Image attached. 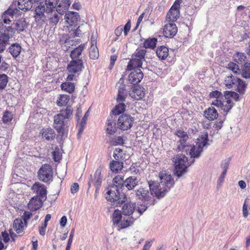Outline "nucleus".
<instances>
[{
    "label": "nucleus",
    "instance_id": "38",
    "mask_svg": "<svg viewBox=\"0 0 250 250\" xmlns=\"http://www.w3.org/2000/svg\"><path fill=\"white\" fill-rule=\"evenodd\" d=\"M123 164L122 161L112 160L110 163V168L112 172L118 173L123 169Z\"/></svg>",
    "mask_w": 250,
    "mask_h": 250
},
{
    "label": "nucleus",
    "instance_id": "61",
    "mask_svg": "<svg viewBox=\"0 0 250 250\" xmlns=\"http://www.w3.org/2000/svg\"><path fill=\"white\" fill-rule=\"evenodd\" d=\"M180 0H176L170 9V12L174 10L179 11V9L180 8Z\"/></svg>",
    "mask_w": 250,
    "mask_h": 250
},
{
    "label": "nucleus",
    "instance_id": "45",
    "mask_svg": "<svg viewBox=\"0 0 250 250\" xmlns=\"http://www.w3.org/2000/svg\"><path fill=\"white\" fill-rule=\"evenodd\" d=\"M179 11H172L170 12V10H169L167 15V20L170 22H173L176 21L179 18Z\"/></svg>",
    "mask_w": 250,
    "mask_h": 250
},
{
    "label": "nucleus",
    "instance_id": "59",
    "mask_svg": "<svg viewBox=\"0 0 250 250\" xmlns=\"http://www.w3.org/2000/svg\"><path fill=\"white\" fill-rule=\"evenodd\" d=\"M131 27V23L130 21H128L125 25L123 28V31L125 36H126L129 31Z\"/></svg>",
    "mask_w": 250,
    "mask_h": 250
},
{
    "label": "nucleus",
    "instance_id": "44",
    "mask_svg": "<svg viewBox=\"0 0 250 250\" xmlns=\"http://www.w3.org/2000/svg\"><path fill=\"white\" fill-rule=\"evenodd\" d=\"M61 88L63 91L72 93L75 90V85L73 83L71 82H66L61 84Z\"/></svg>",
    "mask_w": 250,
    "mask_h": 250
},
{
    "label": "nucleus",
    "instance_id": "32",
    "mask_svg": "<svg viewBox=\"0 0 250 250\" xmlns=\"http://www.w3.org/2000/svg\"><path fill=\"white\" fill-rule=\"evenodd\" d=\"M11 37L6 32H0V53L2 52L5 49L6 45L8 43Z\"/></svg>",
    "mask_w": 250,
    "mask_h": 250
},
{
    "label": "nucleus",
    "instance_id": "16",
    "mask_svg": "<svg viewBox=\"0 0 250 250\" xmlns=\"http://www.w3.org/2000/svg\"><path fill=\"white\" fill-rule=\"evenodd\" d=\"M84 68L83 61L71 60L68 63L67 69L70 73L79 75Z\"/></svg>",
    "mask_w": 250,
    "mask_h": 250
},
{
    "label": "nucleus",
    "instance_id": "22",
    "mask_svg": "<svg viewBox=\"0 0 250 250\" xmlns=\"http://www.w3.org/2000/svg\"><path fill=\"white\" fill-rule=\"evenodd\" d=\"M80 15L78 13L73 11H68L65 15L66 22L70 26L77 25L78 20L80 19Z\"/></svg>",
    "mask_w": 250,
    "mask_h": 250
},
{
    "label": "nucleus",
    "instance_id": "23",
    "mask_svg": "<svg viewBox=\"0 0 250 250\" xmlns=\"http://www.w3.org/2000/svg\"><path fill=\"white\" fill-rule=\"evenodd\" d=\"M44 201L38 196H34L28 203V207L31 211L37 210L42 207Z\"/></svg>",
    "mask_w": 250,
    "mask_h": 250
},
{
    "label": "nucleus",
    "instance_id": "15",
    "mask_svg": "<svg viewBox=\"0 0 250 250\" xmlns=\"http://www.w3.org/2000/svg\"><path fill=\"white\" fill-rule=\"evenodd\" d=\"M86 45L87 43L81 44L71 51L70 57L72 60L77 61L84 60L85 55L83 53V51L86 47Z\"/></svg>",
    "mask_w": 250,
    "mask_h": 250
},
{
    "label": "nucleus",
    "instance_id": "34",
    "mask_svg": "<svg viewBox=\"0 0 250 250\" xmlns=\"http://www.w3.org/2000/svg\"><path fill=\"white\" fill-rule=\"evenodd\" d=\"M25 226L24 223L23 222L22 219L18 218L14 220L13 223V229L17 233H20L23 232Z\"/></svg>",
    "mask_w": 250,
    "mask_h": 250
},
{
    "label": "nucleus",
    "instance_id": "12",
    "mask_svg": "<svg viewBox=\"0 0 250 250\" xmlns=\"http://www.w3.org/2000/svg\"><path fill=\"white\" fill-rule=\"evenodd\" d=\"M18 11V8L14 7L13 5L5 11L1 16L2 21L0 23V29H2L4 31L5 26H3V23L10 24L11 22L10 17L13 19V16L17 14Z\"/></svg>",
    "mask_w": 250,
    "mask_h": 250
},
{
    "label": "nucleus",
    "instance_id": "43",
    "mask_svg": "<svg viewBox=\"0 0 250 250\" xmlns=\"http://www.w3.org/2000/svg\"><path fill=\"white\" fill-rule=\"evenodd\" d=\"M125 140L122 136L110 137L109 138V143L114 146H122L124 144Z\"/></svg>",
    "mask_w": 250,
    "mask_h": 250
},
{
    "label": "nucleus",
    "instance_id": "33",
    "mask_svg": "<svg viewBox=\"0 0 250 250\" xmlns=\"http://www.w3.org/2000/svg\"><path fill=\"white\" fill-rule=\"evenodd\" d=\"M234 61L238 64L241 67H242L243 65L246 64H248L246 62L247 57L245 53L237 52L233 55Z\"/></svg>",
    "mask_w": 250,
    "mask_h": 250
},
{
    "label": "nucleus",
    "instance_id": "63",
    "mask_svg": "<svg viewBox=\"0 0 250 250\" xmlns=\"http://www.w3.org/2000/svg\"><path fill=\"white\" fill-rule=\"evenodd\" d=\"M229 159H225L224 161H222L221 167L223 169H227L229 168Z\"/></svg>",
    "mask_w": 250,
    "mask_h": 250
},
{
    "label": "nucleus",
    "instance_id": "64",
    "mask_svg": "<svg viewBox=\"0 0 250 250\" xmlns=\"http://www.w3.org/2000/svg\"><path fill=\"white\" fill-rule=\"evenodd\" d=\"M153 241H146L142 250H149L152 246Z\"/></svg>",
    "mask_w": 250,
    "mask_h": 250
},
{
    "label": "nucleus",
    "instance_id": "51",
    "mask_svg": "<svg viewBox=\"0 0 250 250\" xmlns=\"http://www.w3.org/2000/svg\"><path fill=\"white\" fill-rule=\"evenodd\" d=\"M70 99V97L67 95H60L59 100L57 101V104L59 106H64L67 104Z\"/></svg>",
    "mask_w": 250,
    "mask_h": 250
},
{
    "label": "nucleus",
    "instance_id": "49",
    "mask_svg": "<svg viewBox=\"0 0 250 250\" xmlns=\"http://www.w3.org/2000/svg\"><path fill=\"white\" fill-rule=\"evenodd\" d=\"M89 57L91 59L95 60L98 58L99 54L98 49L96 46L91 45L89 49Z\"/></svg>",
    "mask_w": 250,
    "mask_h": 250
},
{
    "label": "nucleus",
    "instance_id": "41",
    "mask_svg": "<svg viewBox=\"0 0 250 250\" xmlns=\"http://www.w3.org/2000/svg\"><path fill=\"white\" fill-rule=\"evenodd\" d=\"M42 135L47 141L53 140L56 136L55 131L51 128L44 129Z\"/></svg>",
    "mask_w": 250,
    "mask_h": 250
},
{
    "label": "nucleus",
    "instance_id": "31",
    "mask_svg": "<svg viewBox=\"0 0 250 250\" xmlns=\"http://www.w3.org/2000/svg\"><path fill=\"white\" fill-rule=\"evenodd\" d=\"M138 216L128 217L127 218L124 217L122 218L119 225L118 226L119 229H125L133 224L135 220H136Z\"/></svg>",
    "mask_w": 250,
    "mask_h": 250
},
{
    "label": "nucleus",
    "instance_id": "6",
    "mask_svg": "<svg viewBox=\"0 0 250 250\" xmlns=\"http://www.w3.org/2000/svg\"><path fill=\"white\" fill-rule=\"evenodd\" d=\"M173 162L175 166L174 175L180 177L187 172L188 167L194 163V160L189 162L185 155L178 154L173 158Z\"/></svg>",
    "mask_w": 250,
    "mask_h": 250
},
{
    "label": "nucleus",
    "instance_id": "48",
    "mask_svg": "<svg viewBox=\"0 0 250 250\" xmlns=\"http://www.w3.org/2000/svg\"><path fill=\"white\" fill-rule=\"evenodd\" d=\"M209 98L211 99H214L213 101H216L217 100L219 101H222L223 99V95L222 93L218 90H215L209 93Z\"/></svg>",
    "mask_w": 250,
    "mask_h": 250
},
{
    "label": "nucleus",
    "instance_id": "54",
    "mask_svg": "<svg viewBox=\"0 0 250 250\" xmlns=\"http://www.w3.org/2000/svg\"><path fill=\"white\" fill-rule=\"evenodd\" d=\"M225 120V117H224L223 119L219 118L214 124L213 127L217 132L222 127Z\"/></svg>",
    "mask_w": 250,
    "mask_h": 250
},
{
    "label": "nucleus",
    "instance_id": "46",
    "mask_svg": "<svg viewBox=\"0 0 250 250\" xmlns=\"http://www.w3.org/2000/svg\"><path fill=\"white\" fill-rule=\"evenodd\" d=\"M226 100H230L232 98L235 101L239 100V95L236 92L232 91H225L224 92Z\"/></svg>",
    "mask_w": 250,
    "mask_h": 250
},
{
    "label": "nucleus",
    "instance_id": "9",
    "mask_svg": "<svg viewBox=\"0 0 250 250\" xmlns=\"http://www.w3.org/2000/svg\"><path fill=\"white\" fill-rule=\"evenodd\" d=\"M53 177V169L51 165L44 164L38 171V178L40 181L44 183L52 180Z\"/></svg>",
    "mask_w": 250,
    "mask_h": 250
},
{
    "label": "nucleus",
    "instance_id": "60",
    "mask_svg": "<svg viewBox=\"0 0 250 250\" xmlns=\"http://www.w3.org/2000/svg\"><path fill=\"white\" fill-rule=\"evenodd\" d=\"M147 208V206L146 205H141L140 207L138 208L136 212L138 214L136 216H138V217L144 212H145Z\"/></svg>",
    "mask_w": 250,
    "mask_h": 250
},
{
    "label": "nucleus",
    "instance_id": "25",
    "mask_svg": "<svg viewBox=\"0 0 250 250\" xmlns=\"http://www.w3.org/2000/svg\"><path fill=\"white\" fill-rule=\"evenodd\" d=\"M15 7H16L17 5L19 9L24 11L30 10L33 4L32 0H18L17 1H15Z\"/></svg>",
    "mask_w": 250,
    "mask_h": 250
},
{
    "label": "nucleus",
    "instance_id": "5",
    "mask_svg": "<svg viewBox=\"0 0 250 250\" xmlns=\"http://www.w3.org/2000/svg\"><path fill=\"white\" fill-rule=\"evenodd\" d=\"M117 103L118 104L111 111L113 115H110L107 120L106 132L110 135H113L117 131L116 116L123 113L126 108L124 102H117Z\"/></svg>",
    "mask_w": 250,
    "mask_h": 250
},
{
    "label": "nucleus",
    "instance_id": "13",
    "mask_svg": "<svg viewBox=\"0 0 250 250\" xmlns=\"http://www.w3.org/2000/svg\"><path fill=\"white\" fill-rule=\"evenodd\" d=\"M116 86L118 88V94L116 98L117 102H125L129 91L127 89L126 85L124 83V79L122 78L120 79Z\"/></svg>",
    "mask_w": 250,
    "mask_h": 250
},
{
    "label": "nucleus",
    "instance_id": "35",
    "mask_svg": "<svg viewBox=\"0 0 250 250\" xmlns=\"http://www.w3.org/2000/svg\"><path fill=\"white\" fill-rule=\"evenodd\" d=\"M21 46L17 43H13L9 47L8 50L9 53L11 54L13 58L18 57L21 52Z\"/></svg>",
    "mask_w": 250,
    "mask_h": 250
},
{
    "label": "nucleus",
    "instance_id": "50",
    "mask_svg": "<svg viewBox=\"0 0 250 250\" xmlns=\"http://www.w3.org/2000/svg\"><path fill=\"white\" fill-rule=\"evenodd\" d=\"M242 68V76L243 78L248 79L250 78V63L243 65Z\"/></svg>",
    "mask_w": 250,
    "mask_h": 250
},
{
    "label": "nucleus",
    "instance_id": "55",
    "mask_svg": "<svg viewBox=\"0 0 250 250\" xmlns=\"http://www.w3.org/2000/svg\"><path fill=\"white\" fill-rule=\"evenodd\" d=\"M74 232H75L74 229H72V230L70 232V235L69 237L67 244V245H66V247L65 248V250H70V247H71V244L72 243L73 238L74 237Z\"/></svg>",
    "mask_w": 250,
    "mask_h": 250
},
{
    "label": "nucleus",
    "instance_id": "21",
    "mask_svg": "<svg viewBox=\"0 0 250 250\" xmlns=\"http://www.w3.org/2000/svg\"><path fill=\"white\" fill-rule=\"evenodd\" d=\"M102 182V177L101 176V169L98 168L94 174L93 177L91 176V179L88 182V186L90 187L91 185H93L96 187V192L97 191L100 187L101 185Z\"/></svg>",
    "mask_w": 250,
    "mask_h": 250
},
{
    "label": "nucleus",
    "instance_id": "30",
    "mask_svg": "<svg viewBox=\"0 0 250 250\" xmlns=\"http://www.w3.org/2000/svg\"><path fill=\"white\" fill-rule=\"evenodd\" d=\"M204 116L209 121L216 119L218 116V113L214 107H210L204 111Z\"/></svg>",
    "mask_w": 250,
    "mask_h": 250
},
{
    "label": "nucleus",
    "instance_id": "27",
    "mask_svg": "<svg viewBox=\"0 0 250 250\" xmlns=\"http://www.w3.org/2000/svg\"><path fill=\"white\" fill-rule=\"evenodd\" d=\"M139 180L134 176H131L126 178L124 181V186L129 190L133 189L138 185Z\"/></svg>",
    "mask_w": 250,
    "mask_h": 250
},
{
    "label": "nucleus",
    "instance_id": "58",
    "mask_svg": "<svg viewBox=\"0 0 250 250\" xmlns=\"http://www.w3.org/2000/svg\"><path fill=\"white\" fill-rule=\"evenodd\" d=\"M55 12H57L59 14L62 16V15L65 12L67 9L64 7H62V6L60 3L56 8H55Z\"/></svg>",
    "mask_w": 250,
    "mask_h": 250
},
{
    "label": "nucleus",
    "instance_id": "8",
    "mask_svg": "<svg viewBox=\"0 0 250 250\" xmlns=\"http://www.w3.org/2000/svg\"><path fill=\"white\" fill-rule=\"evenodd\" d=\"M27 27V24L25 20L21 19L17 21L16 22L12 23L10 26H5L4 31L6 32L12 38L16 32L18 33L22 32Z\"/></svg>",
    "mask_w": 250,
    "mask_h": 250
},
{
    "label": "nucleus",
    "instance_id": "11",
    "mask_svg": "<svg viewBox=\"0 0 250 250\" xmlns=\"http://www.w3.org/2000/svg\"><path fill=\"white\" fill-rule=\"evenodd\" d=\"M134 122V118L128 114L121 115L117 122L118 128L125 131L131 128Z\"/></svg>",
    "mask_w": 250,
    "mask_h": 250
},
{
    "label": "nucleus",
    "instance_id": "56",
    "mask_svg": "<svg viewBox=\"0 0 250 250\" xmlns=\"http://www.w3.org/2000/svg\"><path fill=\"white\" fill-rule=\"evenodd\" d=\"M32 215V213L30 211H26L23 213L21 219L23 221L25 226H27V221L31 218Z\"/></svg>",
    "mask_w": 250,
    "mask_h": 250
},
{
    "label": "nucleus",
    "instance_id": "3",
    "mask_svg": "<svg viewBox=\"0 0 250 250\" xmlns=\"http://www.w3.org/2000/svg\"><path fill=\"white\" fill-rule=\"evenodd\" d=\"M72 112V107L67 106L65 109L61 110L60 113L54 116V126L59 133L64 134L65 130L68 126L69 119Z\"/></svg>",
    "mask_w": 250,
    "mask_h": 250
},
{
    "label": "nucleus",
    "instance_id": "19",
    "mask_svg": "<svg viewBox=\"0 0 250 250\" xmlns=\"http://www.w3.org/2000/svg\"><path fill=\"white\" fill-rule=\"evenodd\" d=\"M211 104L217 107H220L224 112H228L233 107V103L231 100L212 101Z\"/></svg>",
    "mask_w": 250,
    "mask_h": 250
},
{
    "label": "nucleus",
    "instance_id": "42",
    "mask_svg": "<svg viewBox=\"0 0 250 250\" xmlns=\"http://www.w3.org/2000/svg\"><path fill=\"white\" fill-rule=\"evenodd\" d=\"M237 78L232 75L227 76L225 80V84L226 87L229 89L234 88Z\"/></svg>",
    "mask_w": 250,
    "mask_h": 250
},
{
    "label": "nucleus",
    "instance_id": "26",
    "mask_svg": "<svg viewBox=\"0 0 250 250\" xmlns=\"http://www.w3.org/2000/svg\"><path fill=\"white\" fill-rule=\"evenodd\" d=\"M151 192L145 188H140L136 191V197L142 201H148L151 198Z\"/></svg>",
    "mask_w": 250,
    "mask_h": 250
},
{
    "label": "nucleus",
    "instance_id": "20",
    "mask_svg": "<svg viewBox=\"0 0 250 250\" xmlns=\"http://www.w3.org/2000/svg\"><path fill=\"white\" fill-rule=\"evenodd\" d=\"M177 32V27L173 22L166 24L163 29V34L165 37L172 38Z\"/></svg>",
    "mask_w": 250,
    "mask_h": 250
},
{
    "label": "nucleus",
    "instance_id": "36",
    "mask_svg": "<svg viewBox=\"0 0 250 250\" xmlns=\"http://www.w3.org/2000/svg\"><path fill=\"white\" fill-rule=\"evenodd\" d=\"M168 49L164 46H161L157 48L156 55L161 60H165L168 55Z\"/></svg>",
    "mask_w": 250,
    "mask_h": 250
},
{
    "label": "nucleus",
    "instance_id": "62",
    "mask_svg": "<svg viewBox=\"0 0 250 250\" xmlns=\"http://www.w3.org/2000/svg\"><path fill=\"white\" fill-rule=\"evenodd\" d=\"M52 155L55 162H59L61 159L60 153L58 151H54L52 152Z\"/></svg>",
    "mask_w": 250,
    "mask_h": 250
},
{
    "label": "nucleus",
    "instance_id": "47",
    "mask_svg": "<svg viewBox=\"0 0 250 250\" xmlns=\"http://www.w3.org/2000/svg\"><path fill=\"white\" fill-rule=\"evenodd\" d=\"M157 40L155 38L149 39L145 40L144 42V47L146 48H154L155 47Z\"/></svg>",
    "mask_w": 250,
    "mask_h": 250
},
{
    "label": "nucleus",
    "instance_id": "40",
    "mask_svg": "<svg viewBox=\"0 0 250 250\" xmlns=\"http://www.w3.org/2000/svg\"><path fill=\"white\" fill-rule=\"evenodd\" d=\"M122 219V216L121 211L118 209L115 210L112 216V220L113 221V225L118 227Z\"/></svg>",
    "mask_w": 250,
    "mask_h": 250
},
{
    "label": "nucleus",
    "instance_id": "4",
    "mask_svg": "<svg viewBox=\"0 0 250 250\" xmlns=\"http://www.w3.org/2000/svg\"><path fill=\"white\" fill-rule=\"evenodd\" d=\"M208 141V134L207 132H204L200 135L197 140L196 145H191L187 150L182 151V152H189V154L191 159L198 158L200 157L203 148L207 146Z\"/></svg>",
    "mask_w": 250,
    "mask_h": 250
},
{
    "label": "nucleus",
    "instance_id": "29",
    "mask_svg": "<svg viewBox=\"0 0 250 250\" xmlns=\"http://www.w3.org/2000/svg\"><path fill=\"white\" fill-rule=\"evenodd\" d=\"M59 0H40L38 2H43V4L46 7V13H49L55 9Z\"/></svg>",
    "mask_w": 250,
    "mask_h": 250
},
{
    "label": "nucleus",
    "instance_id": "52",
    "mask_svg": "<svg viewBox=\"0 0 250 250\" xmlns=\"http://www.w3.org/2000/svg\"><path fill=\"white\" fill-rule=\"evenodd\" d=\"M8 83V77L6 74L0 75V89H3Z\"/></svg>",
    "mask_w": 250,
    "mask_h": 250
},
{
    "label": "nucleus",
    "instance_id": "7",
    "mask_svg": "<svg viewBox=\"0 0 250 250\" xmlns=\"http://www.w3.org/2000/svg\"><path fill=\"white\" fill-rule=\"evenodd\" d=\"M146 50L142 49H137L132 56V59L129 61L127 66L129 70L142 67L143 62L145 61V56Z\"/></svg>",
    "mask_w": 250,
    "mask_h": 250
},
{
    "label": "nucleus",
    "instance_id": "18",
    "mask_svg": "<svg viewBox=\"0 0 250 250\" xmlns=\"http://www.w3.org/2000/svg\"><path fill=\"white\" fill-rule=\"evenodd\" d=\"M32 189L34 192L36 193L37 195L40 198L44 200L46 199L47 190L46 187L40 183H35L32 187Z\"/></svg>",
    "mask_w": 250,
    "mask_h": 250
},
{
    "label": "nucleus",
    "instance_id": "53",
    "mask_svg": "<svg viewBox=\"0 0 250 250\" xmlns=\"http://www.w3.org/2000/svg\"><path fill=\"white\" fill-rule=\"evenodd\" d=\"M240 65L234 62H229L228 64V68L232 70L234 73L238 74L240 72Z\"/></svg>",
    "mask_w": 250,
    "mask_h": 250
},
{
    "label": "nucleus",
    "instance_id": "39",
    "mask_svg": "<svg viewBox=\"0 0 250 250\" xmlns=\"http://www.w3.org/2000/svg\"><path fill=\"white\" fill-rule=\"evenodd\" d=\"M236 84L234 88L240 93L244 94L245 93L247 85L245 82L242 81L240 78H237L236 80Z\"/></svg>",
    "mask_w": 250,
    "mask_h": 250
},
{
    "label": "nucleus",
    "instance_id": "10",
    "mask_svg": "<svg viewBox=\"0 0 250 250\" xmlns=\"http://www.w3.org/2000/svg\"><path fill=\"white\" fill-rule=\"evenodd\" d=\"M175 135L180 138V140L177 142V149L179 151L187 150L188 149L189 143L187 142L189 138L187 133L183 129H178L175 131Z\"/></svg>",
    "mask_w": 250,
    "mask_h": 250
},
{
    "label": "nucleus",
    "instance_id": "17",
    "mask_svg": "<svg viewBox=\"0 0 250 250\" xmlns=\"http://www.w3.org/2000/svg\"><path fill=\"white\" fill-rule=\"evenodd\" d=\"M144 74L139 68L132 70V71L128 76V81L130 83L133 85L138 84L142 80Z\"/></svg>",
    "mask_w": 250,
    "mask_h": 250
},
{
    "label": "nucleus",
    "instance_id": "28",
    "mask_svg": "<svg viewBox=\"0 0 250 250\" xmlns=\"http://www.w3.org/2000/svg\"><path fill=\"white\" fill-rule=\"evenodd\" d=\"M136 204L133 202L125 203L122 207V213L124 215L128 216L132 215L135 211Z\"/></svg>",
    "mask_w": 250,
    "mask_h": 250
},
{
    "label": "nucleus",
    "instance_id": "57",
    "mask_svg": "<svg viewBox=\"0 0 250 250\" xmlns=\"http://www.w3.org/2000/svg\"><path fill=\"white\" fill-rule=\"evenodd\" d=\"M12 120V116L10 112H5L3 116V121L4 123H8Z\"/></svg>",
    "mask_w": 250,
    "mask_h": 250
},
{
    "label": "nucleus",
    "instance_id": "1",
    "mask_svg": "<svg viewBox=\"0 0 250 250\" xmlns=\"http://www.w3.org/2000/svg\"><path fill=\"white\" fill-rule=\"evenodd\" d=\"M160 183L158 181L148 182L151 194L158 198L164 197L170 189L174 186V182L170 174L166 172H161L159 174Z\"/></svg>",
    "mask_w": 250,
    "mask_h": 250
},
{
    "label": "nucleus",
    "instance_id": "24",
    "mask_svg": "<svg viewBox=\"0 0 250 250\" xmlns=\"http://www.w3.org/2000/svg\"><path fill=\"white\" fill-rule=\"evenodd\" d=\"M129 94L132 98L138 100L142 99L145 96L144 88L139 86H135L132 88Z\"/></svg>",
    "mask_w": 250,
    "mask_h": 250
},
{
    "label": "nucleus",
    "instance_id": "37",
    "mask_svg": "<svg viewBox=\"0 0 250 250\" xmlns=\"http://www.w3.org/2000/svg\"><path fill=\"white\" fill-rule=\"evenodd\" d=\"M50 16L49 17V22L51 25H55L62 19V16L59 14L57 12H55V9H54L52 12H50Z\"/></svg>",
    "mask_w": 250,
    "mask_h": 250
},
{
    "label": "nucleus",
    "instance_id": "14",
    "mask_svg": "<svg viewBox=\"0 0 250 250\" xmlns=\"http://www.w3.org/2000/svg\"><path fill=\"white\" fill-rule=\"evenodd\" d=\"M46 12V7L43 4V2H39L34 10V18L36 22L42 23L46 20L44 13Z\"/></svg>",
    "mask_w": 250,
    "mask_h": 250
},
{
    "label": "nucleus",
    "instance_id": "2",
    "mask_svg": "<svg viewBox=\"0 0 250 250\" xmlns=\"http://www.w3.org/2000/svg\"><path fill=\"white\" fill-rule=\"evenodd\" d=\"M124 181L123 176L117 175L113 178V182H118V185L110 186L107 188L106 199L111 202H116L117 206L122 205L126 199L125 194L121 192L124 187Z\"/></svg>",
    "mask_w": 250,
    "mask_h": 250
}]
</instances>
